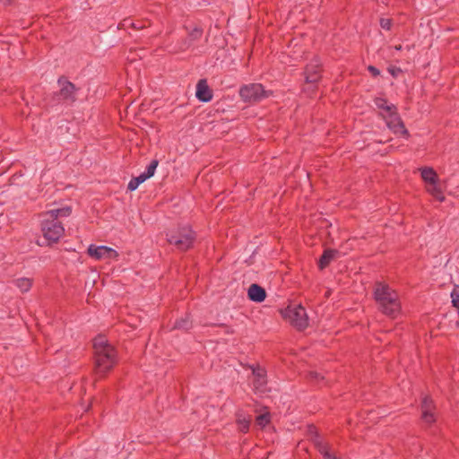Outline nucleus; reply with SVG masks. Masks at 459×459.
Returning a JSON list of instances; mask_svg holds the SVG:
<instances>
[{"label": "nucleus", "mask_w": 459, "mask_h": 459, "mask_svg": "<svg viewBox=\"0 0 459 459\" xmlns=\"http://www.w3.org/2000/svg\"><path fill=\"white\" fill-rule=\"evenodd\" d=\"M251 422V418L249 416L244 415L242 412H238L237 414V424L240 431L246 433L249 429Z\"/></svg>", "instance_id": "a211bd4d"}, {"label": "nucleus", "mask_w": 459, "mask_h": 459, "mask_svg": "<svg viewBox=\"0 0 459 459\" xmlns=\"http://www.w3.org/2000/svg\"><path fill=\"white\" fill-rule=\"evenodd\" d=\"M282 316L298 329H305L308 325L306 309L301 305H291L281 310Z\"/></svg>", "instance_id": "39448f33"}, {"label": "nucleus", "mask_w": 459, "mask_h": 459, "mask_svg": "<svg viewBox=\"0 0 459 459\" xmlns=\"http://www.w3.org/2000/svg\"><path fill=\"white\" fill-rule=\"evenodd\" d=\"M419 170L420 172L421 178L425 183V186L439 181L437 172L432 168L423 167Z\"/></svg>", "instance_id": "dca6fc26"}, {"label": "nucleus", "mask_w": 459, "mask_h": 459, "mask_svg": "<svg viewBox=\"0 0 459 459\" xmlns=\"http://www.w3.org/2000/svg\"><path fill=\"white\" fill-rule=\"evenodd\" d=\"M368 70L371 73V74H372L373 76H377V75H379V74H380V71H379L377 67H375V66H373V65H369V66L368 67Z\"/></svg>", "instance_id": "c85d7f7f"}, {"label": "nucleus", "mask_w": 459, "mask_h": 459, "mask_svg": "<svg viewBox=\"0 0 459 459\" xmlns=\"http://www.w3.org/2000/svg\"><path fill=\"white\" fill-rule=\"evenodd\" d=\"M254 380L253 384L255 389L259 393H264L266 388V378H265V371L263 368H255L253 370Z\"/></svg>", "instance_id": "4468645a"}, {"label": "nucleus", "mask_w": 459, "mask_h": 459, "mask_svg": "<svg viewBox=\"0 0 459 459\" xmlns=\"http://www.w3.org/2000/svg\"><path fill=\"white\" fill-rule=\"evenodd\" d=\"M192 326V322L188 316H186L178 320H177L174 324L173 328L175 329H182L186 330Z\"/></svg>", "instance_id": "4be33fe9"}, {"label": "nucleus", "mask_w": 459, "mask_h": 459, "mask_svg": "<svg viewBox=\"0 0 459 459\" xmlns=\"http://www.w3.org/2000/svg\"><path fill=\"white\" fill-rule=\"evenodd\" d=\"M375 104L376 106L380 108L381 110H383V114H388L390 112H393L394 110H395V106L393 105V104H388L387 103V100H385V99H382V98H377L375 100Z\"/></svg>", "instance_id": "6ab92c4d"}, {"label": "nucleus", "mask_w": 459, "mask_h": 459, "mask_svg": "<svg viewBox=\"0 0 459 459\" xmlns=\"http://www.w3.org/2000/svg\"><path fill=\"white\" fill-rule=\"evenodd\" d=\"M321 63L318 58H314L307 65L305 69V81L307 84L314 85L320 79Z\"/></svg>", "instance_id": "1a4fd4ad"}, {"label": "nucleus", "mask_w": 459, "mask_h": 459, "mask_svg": "<svg viewBox=\"0 0 459 459\" xmlns=\"http://www.w3.org/2000/svg\"><path fill=\"white\" fill-rule=\"evenodd\" d=\"M385 120L386 121V126L394 132V133H401L404 135H408V131L404 127V125L400 118L399 115L396 112V109L388 114H383Z\"/></svg>", "instance_id": "6e6552de"}, {"label": "nucleus", "mask_w": 459, "mask_h": 459, "mask_svg": "<svg viewBox=\"0 0 459 459\" xmlns=\"http://www.w3.org/2000/svg\"><path fill=\"white\" fill-rule=\"evenodd\" d=\"M270 421V416L269 413H263L256 417V423L260 427L264 428L265 427Z\"/></svg>", "instance_id": "5701e85b"}, {"label": "nucleus", "mask_w": 459, "mask_h": 459, "mask_svg": "<svg viewBox=\"0 0 459 459\" xmlns=\"http://www.w3.org/2000/svg\"><path fill=\"white\" fill-rule=\"evenodd\" d=\"M139 183L135 180V178H132L128 185H127V189L130 190V191H134L137 189V187L139 186Z\"/></svg>", "instance_id": "bb28decb"}, {"label": "nucleus", "mask_w": 459, "mask_h": 459, "mask_svg": "<svg viewBox=\"0 0 459 459\" xmlns=\"http://www.w3.org/2000/svg\"><path fill=\"white\" fill-rule=\"evenodd\" d=\"M319 452L323 455L325 459H336L335 456L329 452L325 445L320 446Z\"/></svg>", "instance_id": "393cba45"}, {"label": "nucleus", "mask_w": 459, "mask_h": 459, "mask_svg": "<svg viewBox=\"0 0 459 459\" xmlns=\"http://www.w3.org/2000/svg\"><path fill=\"white\" fill-rule=\"evenodd\" d=\"M380 26L385 30H390L392 26V21L390 19L382 18L380 20Z\"/></svg>", "instance_id": "a878e982"}, {"label": "nucleus", "mask_w": 459, "mask_h": 459, "mask_svg": "<svg viewBox=\"0 0 459 459\" xmlns=\"http://www.w3.org/2000/svg\"><path fill=\"white\" fill-rule=\"evenodd\" d=\"M89 256L95 260H117L118 252L107 246L90 245L87 249Z\"/></svg>", "instance_id": "0eeeda50"}, {"label": "nucleus", "mask_w": 459, "mask_h": 459, "mask_svg": "<svg viewBox=\"0 0 459 459\" xmlns=\"http://www.w3.org/2000/svg\"><path fill=\"white\" fill-rule=\"evenodd\" d=\"M72 213L70 206L47 211L39 215L40 230L49 243H56L65 234V228L58 218L68 217Z\"/></svg>", "instance_id": "f257e3e1"}, {"label": "nucleus", "mask_w": 459, "mask_h": 459, "mask_svg": "<svg viewBox=\"0 0 459 459\" xmlns=\"http://www.w3.org/2000/svg\"><path fill=\"white\" fill-rule=\"evenodd\" d=\"M421 418L427 424H431L436 421V415L433 409L432 400L429 397H424L421 403Z\"/></svg>", "instance_id": "9b49d317"}, {"label": "nucleus", "mask_w": 459, "mask_h": 459, "mask_svg": "<svg viewBox=\"0 0 459 459\" xmlns=\"http://www.w3.org/2000/svg\"><path fill=\"white\" fill-rule=\"evenodd\" d=\"M94 350L95 374L99 377H102L116 365L117 353L103 336H99L94 340Z\"/></svg>", "instance_id": "7ed1b4c3"}, {"label": "nucleus", "mask_w": 459, "mask_h": 459, "mask_svg": "<svg viewBox=\"0 0 459 459\" xmlns=\"http://www.w3.org/2000/svg\"><path fill=\"white\" fill-rule=\"evenodd\" d=\"M158 164L159 161L157 160H152L146 168L145 171H143L139 176L134 178L135 180L139 183V185H141L142 183H143L144 181H146L154 175Z\"/></svg>", "instance_id": "f3484780"}, {"label": "nucleus", "mask_w": 459, "mask_h": 459, "mask_svg": "<svg viewBox=\"0 0 459 459\" xmlns=\"http://www.w3.org/2000/svg\"><path fill=\"white\" fill-rule=\"evenodd\" d=\"M396 50H401L402 49V46L401 45H398V46H395L394 48Z\"/></svg>", "instance_id": "c756f323"}, {"label": "nucleus", "mask_w": 459, "mask_h": 459, "mask_svg": "<svg viewBox=\"0 0 459 459\" xmlns=\"http://www.w3.org/2000/svg\"><path fill=\"white\" fill-rule=\"evenodd\" d=\"M195 96L203 102H208L212 99V93L206 80L202 79L197 82Z\"/></svg>", "instance_id": "f8f14e48"}, {"label": "nucleus", "mask_w": 459, "mask_h": 459, "mask_svg": "<svg viewBox=\"0 0 459 459\" xmlns=\"http://www.w3.org/2000/svg\"><path fill=\"white\" fill-rule=\"evenodd\" d=\"M374 299L382 313L396 317L402 309L398 293L388 284L377 281L374 287Z\"/></svg>", "instance_id": "f03ea898"}, {"label": "nucleus", "mask_w": 459, "mask_h": 459, "mask_svg": "<svg viewBox=\"0 0 459 459\" xmlns=\"http://www.w3.org/2000/svg\"><path fill=\"white\" fill-rule=\"evenodd\" d=\"M239 95L246 102H259L270 97L272 91H266L261 83H250L240 88Z\"/></svg>", "instance_id": "423d86ee"}, {"label": "nucleus", "mask_w": 459, "mask_h": 459, "mask_svg": "<svg viewBox=\"0 0 459 459\" xmlns=\"http://www.w3.org/2000/svg\"><path fill=\"white\" fill-rule=\"evenodd\" d=\"M452 303L459 310V287H456L451 292Z\"/></svg>", "instance_id": "b1692460"}, {"label": "nucleus", "mask_w": 459, "mask_h": 459, "mask_svg": "<svg viewBox=\"0 0 459 459\" xmlns=\"http://www.w3.org/2000/svg\"><path fill=\"white\" fill-rule=\"evenodd\" d=\"M247 296L250 300L260 303L265 299L266 292L264 288L258 284L253 283L248 288Z\"/></svg>", "instance_id": "ddd939ff"}, {"label": "nucleus", "mask_w": 459, "mask_h": 459, "mask_svg": "<svg viewBox=\"0 0 459 459\" xmlns=\"http://www.w3.org/2000/svg\"><path fill=\"white\" fill-rule=\"evenodd\" d=\"M59 96L63 100L74 102L76 100V88L69 81L64 78L58 80Z\"/></svg>", "instance_id": "9d476101"}, {"label": "nucleus", "mask_w": 459, "mask_h": 459, "mask_svg": "<svg viewBox=\"0 0 459 459\" xmlns=\"http://www.w3.org/2000/svg\"><path fill=\"white\" fill-rule=\"evenodd\" d=\"M334 255H335V251L334 250H325L324 252V254L322 255L320 260H319V263H318V265L320 267V269H324L325 267H326L329 263L333 260V258L334 257Z\"/></svg>", "instance_id": "412c9836"}, {"label": "nucleus", "mask_w": 459, "mask_h": 459, "mask_svg": "<svg viewBox=\"0 0 459 459\" xmlns=\"http://www.w3.org/2000/svg\"><path fill=\"white\" fill-rule=\"evenodd\" d=\"M310 377L311 379L315 381H319L324 379V376H322L320 373L317 372H310Z\"/></svg>", "instance_id": "cd10ccee"}, {"label": "nucleus", "mask_w": 459, "mask_h": 459, "mask_svg": "<svg viewBox=\"0 0 459 459\" xmlns=\"http://www.w3.org/2000/svg\"><path fill=\"white\" fill-rule=\"evenodd\" d=\"M426 191L439 202H444L446 197L439 181L425 186Z\"/></svg>", "instance_id": "2eb2a0df"}, {"label": "nucleus", "mask_w": 459, "mask_h": 459, "mask_svg": "<svg viewBox=\"0 0 459 459\" xmlns=\"http://www.w3.org/2000/svg\"><path fill=\"white\" fill-rule=\"evenodd\" d=\"M195 233L188 226L179 227L168 234V241L179 250H187L193 246Z\"/></svg>", "instance_id": "20e7f679"}, {"label": "nucleus", "mask_w": 459, "mask_h": 459, "mask_svg": "<svg viewBox=\"0 0 459 459\" xmlns=\"http://www.w3.org/2000/svg\"><path fill=\"white\" fill-rule=\"evenodd\" d=\"M14 284L22 292H27L32 286V281L30 278H19L14 281Z\"/></svg>", "instance_id": "aec40b11"}]
</instances>
